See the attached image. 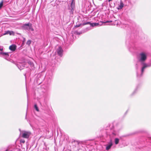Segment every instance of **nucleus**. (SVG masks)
<instances>
[{
    "mask_svg": "<svg viewBox=\"0 0 151 151\" xmlns=\"http://www.w3.org/2000/svg\"><path fill=\"white\" fill-rule=\"evenodd\" d=\"M113 145L112 142L111 140L108 143V144L106 145V150H109L112 147Z\"/></svg>",
    "mask_w": 151,
    "mask_h": 151,
    "instance_id": "nucleus-9",
    "label": "nucleus"
},
{
    "mask_svg": "<svg viewBox=\"0 0 151 151\" xmlns=\"http://www.w3.org/2000/svg\"><path fill=\"white\" fill-rule=\"evenodd\" d=\"M112 0H108V1L109 2H110L111 1H112Z\"/></svg>",
    "mask_w": 151,
    "mask_h": 151,
    "instance_id": "nucleus-23",
    "label": "nucleus"
},
{
    "mask_svg": "<svg viewBox=\"0 0 151 151\" xmlns=\"http://www.w3.org/2000/svg\"><path fill=\"white\" fill-rule=\"evenodd\" d=\"M124 6V4L122 2L120 3V5H119L118 9H122Z\"/></svg>",
    "mask_w": 151,
    "mask_h": 151,
    "instance_id": "nucleus-14",
    "label": "nucleus"
},
{
    "mask_svg": "<svg viewBox=\"0 0 151 151\" xmlns=\"http://www.w3.org/2000/svg\"><path fill=\"white\" fill-rule=\"evenodd\" d=\"M19 39L22 42V46H23L24 44V42L25 41V38L21 35L20 34H19Z\"/></svg>",
    "mask_w": 151,
    "mask_h": 151,
    "instance_id": "nucleus-10",
    "label": "nucleus"
},
{
    "mask_svg": "<svg viewBox=\"0 0 151 151\" xmlns=\"http://www.w3.org/2000/svg\"><path fill=\"white\" fill-rule=\"evenodd\" d=\"M34 107H35V109L37 111H38L39 110V109L38 108V107L37 106V105L36 104H35L34 105Z\"/></svg>",
    "mask_w": 151,
    "mask_h": 151,
    "instance_id": "nucleus-16",
    "label": "nucleus"
},
{
    "mask_svg": "<svg viewBox=\"0 0 151 151\" xmlns=\"http://www.w3.org/2000/svg\"><path fill=\"white\" fill-rule=\"evenodd\" d=\"M56 52L58 54L60 57L62 56L63 52V50L62 48L60 47H59L56 50Z\"/></svg>",
    "mask_w": 151,
    "mask_h": 151,
    "instance_id": "nucleus-7",
    "label": "nucleus"
},
{
    "mask_svg": "<svg viewBox=\"0 0 151 151\" xmlns=\"http://www.w3.org/2000/svg\"><path fill=\"white\" fill-rule=\"evenodd\" d=\"M3 4V1H2L0 3V9L1 8Z\"/></svg>",
    "mask_w": 151,
    "mask_h": 151,
    "instance_id": "nucleus-20",
    "label": "nucleus"
},
{
    "mask_svg": "<svg viewBox=\"0 0 151 151\" xmlns=\"http://www.w3.org/2000/svg\"><path fill=\"white\" fill-rule=\"evenodd\" d=\"M119 139L118 138H115L114 139V142L115 145L118 144L119 143Z\"/></svg>",
    "mask_w": 151,
    "mask_h": 151,
    "instance_id": "nucleus-15",
    "label": "nucleus"
},
{
    "mask_svg": "<svg viewBox=\"0 0 151 151\" xmlns=\"http://www.w3.org/2000/svg\"><path fill=\"white\" fill-rule=\"evenodd\" d=\"M21 136L23 138L28 139L31 134V133L29 131H22L20 132Z\"/></svg>",
    "mask_w": 151,
    "mask_h": 151,
    "instance_id": "nucleus-3",
    "label": "nucleus"
},
{
    "mask_svg": "<svg viewBox=\"0 0 151 151\" xmlns=\"http://www.w3.org/2000/svg\"><path fill=\"white\" fill-rule=\"evenodd\" d=\"M3 47L0 46V54L4 57L5 59H7V58L9 56L8 53L4 52L3 51Z\"/></svg>",
    "mask_w": 151,
    "mask_h": 151,
    "instance_id": "nucleus-4",
    "label": "nucleus"
},
{
    "mask_svg": "<svg viewBox=\"0 0 151 151\" xmlns=\"http://www.w3.org/2000/svg\"><path fill=\"white\" fill-rule=\"evenodd\" d=\"M16 48V46L14 45H12L9 47V49L12 51L15 50Z\"/></svg>",
    "mask_w": 151,
    "mask_h": 151,
    "instance_id": "nucleus-11",
    "label": "nucleus"
},
{
    "mask_svg": "<svg viewBox=\"0 0 151 151\" xmlns=\"http://www.w3.org/2000/svg\"><path fill=\"white\" fill-rule=\"evenodd\" d=\"M150 66H151V63H150L148 64H146L144 63L143 64V67L142 68L141 74L140 76H142L143 73L144 71V70L146 68L148 67H150Z\"/></svg>",
    "mask_w": 151,
    "mask_h": 151,
    "instance_id": "nucleus-6",
    "label": "nucleus"
},
{
    "mask_svg": "<svg viewBox=\"0 0 151 151\" xmlns=\"http://www.w3.org/2000/svg\"><path fill=\"white\" fill-rule=\"evenodd\" d=\"M20 142L21 143H24L25 142V140L24 139H21Z\"/></svg>",
    "mask_w": 151,
    "mask_h": 151,
    "instance_id": "nucleus-19",
    "label": "nucleus"
},
{
    "mask_svg": "<svg viewBox=\"0 0 151 151\" xmlns=\"http://www.w3.org/2000/svg\"><path fill=\"white\" fill-rule=\"evenodd\" d=\"M112 134L114 136H116L118 134V133L115 131H114L112 133Z\"/></svg>",
    "mask_w": 151,
    "mask_h": 151,
    "instance_id": "nucleus-17",
    "label": "nucleus"
},
{
    "mask_svg": "<svg viewBox=\"0 0 151 151\" xmlns=\"http://www.w3.org/2000/svg\"><path fill=\"white\" fill-rule=\"evenodd\" d=\"M28 63L29 64V65H30V67L32 68V69H34L35 68L34 64L32 62L30 61H29L28 62Z\"/></svg>",
    "mask_w": 151,
    "mask_h": 151,
    "instance_id": "nucleus-12",
    "label": "nucleus"
},
{
    "mask_svg": "<svg viewBox=\"0 0 151 151\" xmlns=\"http://www.w3.org/2000/svg\"><path fill=\"white\" fill-rule=\"evenodd\" d=\"M31 42V41L30 40H28L27 41L26 44L28 46H29Z\"/></svg>",
    "mask_w": 151,
    "mask_h": 151,
    "instance_id": "nucleus-18",
    "label": "nucleus"
},
{
    "mask_svg": "<svg viewBox=\"0 0 151 151\" xmlns=\"http://www.w3.org/2000/svg\"><path fill=\"white\" fill-rule=\"evenodd\" d=\"M81 25V24L80 25H77L76 26V27H79L80 25Z\"/></svg>",
    "mask_w": 151,
    "mask_h": 151,
    "instance_id": "nucleus-21",
    "label": "nucleus"
},
{
    "mask_svg": "<svg viewBox=\"0 0 151 151\" xmlns=\"http://www.w3.org/2000/svg\"><path fill=\"white\" fill-rule=\"evenodd\" d=\"M87 24H89L91 26H92L93 27L96 26H98L99 25V23H91L90 22H87L86 23H83V25H84Z\"/></svg>",
    "mask_w": 151,
    "mask_h": 151,
    "instance_id": "nucleus-8",
    "label": "nucleus"
},
{
    "mask_svg": "<svg viewBox=\"0 0 151 151\" xmlns=\"http://www.w3.org/2000/svg\"><path fill=\"white\" fill-rule=\"evenodd\" d=\"M148 53L145 52H142L138 54L137 55L138 60L142 63H143L147 60Z\"/></svg>",
    "mask_w": 151,
    "mask_h": 151,
    "instance_id": "nucleus-1",
    "label": "nucleus"
},
{
    "mask_svg": "<svg viewBox=\"0 0 151 151\" xmlns=\"http://www.w3.org/2000/svg\"><path fill=\"white\" fill-rule=\"evenodd\" d=\"M16 65L17 66L18 68V64H16Z\"/></svg>",
    "mask_w": 151,
    "mask_h": 151,
    "instance_id": "nucleus-22",
    "label": "nucleus"
},
{
    "mask_svg": "<svg viewBox=\"0 0 151 151\" xmlns=\"http://www.w3.org/2000/svg\"><path fill=\"white\" fill-rule=\"evenodd\" d=\"M22 28L28 31L31 30L32 31H34V29L32 27V24L31 23L24 24L22 27Z\"/></svg>",
    "mask_w": 151,
    "mask_h": 151,
    "instance_id": "nucleus-2",
    "label": "nucleus"
},
{
    "mask_svg": "<svg viewBox=\"0 0 151 151\" xmlns=\"http://www.w3.org/2000/svg\"><path fill=\"white\" fill-rule=\"evenodd\" d=\"M7 34H9L10 35H14V33L13 31H6L4 34V35H6Z\"/></svg>",
    "mask_w": 151,
    "mask_h": 151,
    "instance_id": "nucleus-13",
    "label": "nucleus"
},
{
    "mask_svg": "<svg viewBox=\"0 0 151 151\" xmlns=\"http://www.w3.org/2000/svg\"><path fill=\"white\" fill-rule=\"evenodd\" d=\"M75 8V3L74 2V0H72L71 1L70 6H69L68 9L70 10V13L73 14L74 11V9Z\"/></svg>",
    "mask_w": 151,
    "mask_h": 151,
    "instance_id": "nucleus-5",
    "label": "nucleus"
}]
</instances>
